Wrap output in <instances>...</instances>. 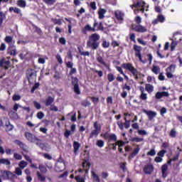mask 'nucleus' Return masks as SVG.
I'll list each match as a JSON object with an SVG mask.
<instances>
[{"instance_id":"nucleus-1","label":"nucleus","mask_w":182,"mask_h":182,"mask_svg":"<svg viewBox=\"0 0 182 182\" xmlns=\"http://www.w3.org/2000/svg\"><path fill=\"white\" fill-rule=\"evenodd\" d=\"M131 9L134 10V14L135 15H137L139 12H142V14L144 12V11H149V5L146 4V2L143 1H139L136 3H134L133 4H131L130 6Z\"/></svg>"},{"instance_id":"nucleus-2","label":"nucleus","mask_w":182,"mask_h":182,"mask_svg":"<svg viewBox=\"0 0 182 182\" xmlns=\"http://www.w3.org/2000/svg\"><path fill=\"white\" fill-rule=\"evenodd\" d=\"M99 39H100V36H99L97 33H93L90 36L87 42V48H90L94 50L97 49L99 48V43H97V41H99Z\"/></svg>"},{"instance_id":"nucleus-3","label":"nucleus","mask_w":182,"mask_h":182,"mask_svg":"<svg viewBox=\"0 0 182 182\" xmlns=\"http://www.w3.org/2000/svg\"><path fill=\"white\" fill-rule=\"evenodd\" d=\"M122 68L127 69V70H129L132 75H133L134 79H139V71H137V69L133 67V64L123 63Z\"/></svg>"},{"instance_id":"nucleus-4","label":"nucleus","mask_w":182,"mask_h":182,"mask_svg":"<svg viewBox=\"0 0 182 182\" xmlns=\"http://www.w3.org/2000/svg\"><path fill=\"white\" fill-rule=\"evenodd\" d=\"M102 131V127L97 122L94 123V129L91 131L90 134V139H93V137H97L99 134Z\"/></svg>"},{"instance_id":"nucleus-5","label":"nucleus","mask_w":182,"mask_h":182,"mask_svg":"<svg viewBox=\"0 0 182 182\" xmlns=\"http://www.w3.org/2000/svg\"><path fill=\"white\" fill-rule=\"evenodd\" d=\"M25 137H26V140H28L31 143H36V144L37 146H39L41 144L38 138H36V136H35V135L32 134L30 132H26Z\"/></svg>"},{"instance_id":"nucleus-6","label":"nucleus","mask_w":182,"mask_h":182,"mask_svg":"<svg viewBox=\"0 0 182 182\" xmlns=\"http://www.w3.org/2000/svg\"><path fill=\"white\" fill-rule=\"evenodd\" d=\"M174 72H176V65L171 64L166 69V75L168 79H173V77H174V75H173Z\"/></svg>"},{"instance_id":"nucleus-7","label":"nucleus","mask_w":182,"mask_h":182,"mask_svg":"<svg viewBox=\"0 0 182 182\" xmlns=\"http://www.w3.org/2000/svg\"><path fill=\"white\" fill-rule=\"evenodd\" d=\"M141 46L137 45L134 46V50H135V56L139 59L141 63H146V61H144L141 58Z\"/></svg>"},{"instance_id":"nucleus-8","label":"nucleus","mask_w":182,"mask_h":182,"mask_svg":"<svg viewBox=\"0 0 182 182\" xmlns=\"http://www.w3.org/2000/svg\"><path fill=\"white\" fill-rule=\"evenodd\" d=\"M115 18H117L118 22L119 23H123V21H124V13L120 10H117L114 12Z\"/></svg>"},{"instance_id":"nucleus-9","label":"nucleus","mask_w":182,"mask_h":182,"mask_svg":"<svg viewBox=\"0 0 182 182\" xmlns=\"http://www.w3.org/2000/svg\"><path fill=\"white\" fill-rule=\"evenodd\" d=\"M1 173L4 180H12V178L15 177V174L12 173V172L9 171H1Z\"/></svg>"},{"instance_id":"nucleus-10","label":"nucleus","mask_w":182,"mask_h":182,"mask_svg":"<svg viewBox=\"0 0 182 182\" xmlns=\"http://www.w3.org/2000/svg\"><path fill=\"white\" fill-rule=\"evenodd\" d=\"M77 78L73 77L72 84L74 86V92L76 95H80V89H79V84H77Z\"/></svg>"},{"instance_id":"nucleus-11","label":"nucleus","mask_w":182,"mask_h":182,"mask_svg":"<svg viewBox=\"0 0 182 182\" xmlns=\"http://www.w3.org/2000/svg\"><path fill=\"white\" fill-rule=\"evenodd\" d=\"M97 25V23H94V28H92L91 25H86L83 28H82V33H87V32H95L96 30L95 28H96V26Z\"/></svg>"},{"instance_id":"nucleus-12","label":"nucleus","mask_w":182,"mask_h":182,"mask_svg":"<svg viewBox=\"0 0 182 182\" xmlns=\"http://www.w3.org/2000/svg\"><path fill=\"white\" fill-rule=\"evenodd\" d=\"M19 58L22 60L29 59V58H31V53H29V51H28L26 48H23L22 52L19 55Z\"/></svg>"},{"instance_id":"nucleus-13","label":"nucleus","mask_w":182,"mask_h":182,"mask_svg":"<svg viewBox=\"0 0 182 182\" xmlns=\"http://www.w3.org/2000/svg\"><path fill=\"white\" fill-rule=\"evenodd\" d=\"M7 52L9 55H11V56H15L18 55V51L16 50V47L14 45H10L9 46V48L7 50Z\"/></svg>"},{"instance_id":"nucleus-14","label":"nucleus","mask_w":182,"mask_h":182,"mask_svg":"<svg viewBox=\"0 0 182 182\" xmlns=\"http://www.w3.org/2000/svg\"><path fill=\"white\" fill-rule=\"evenodd\" d=\"M143 112L148 116L149 120H153V119L157 116V112L154 111H147L146 109H144Z\"/></svg>"},{"instance_id":"nucleus-15","label":"nucleus","mask_w":182,"mask_h":182,"mask_svg":"<svg viewBox=\"0 0 182 182\" xmlns=\"http://www.w3.org/2000/svg\"><path fill=\"white\" fill-rule=\"evenodd\" d=\"M9 65H11V61H9V59L2 58V59L0 60V66H1V68H6V69H8Z\"/></svg>"},{"instance_id":"nucleus-16","label":"nucleus","mask_w":182,"mask_h":182,"mask_svg":"<svg viewBox=\"0 0 182 182\" xmlns=\"http://www.w3.org/2000/svg\"><path fill=\"white\" fill-rule=\"evenodd\" d=\"M27 77L28 80H31V79H36V71L32 69L28 70Z\"/></svg>"},{"instance_id":"nucleus-17","label":"nucleus","mask_w":182,"mask_h":182,"mask_svg":"<svg viewBox=\"0 0 182 182\" xmlns=\"http://www.w3.org/2000/svg\"><path fill=\"white\" fill-rule=\"evenodd\" d=\"M170 96V94L168 92H158L156 93L155 97L156 99H161L162 97H168Z\"/></svg>"},{"instance_id":"nucleus-18","label":"nucleus","mask_w":182,"mask_h":182,"mask_svg":"<svg viewBox=\"0 0 182 182\" xmlns=\"http://www.w3.org/2000/svg\"><path fill=\"white\" fill-rule=\"evenodd\" d=\"M154 170V167L151 164L146 165L144 168V171L146 174H151Z\"/></svg>"},{"instance_id":"nucleus-19","label":"nucleus","mask_w":182,"mask_h":182,"mask_svg":"<svg viewBox=\"0 0 182 182\" xmlns=\"http://www.w3.org/2000/svg\"><path fill=\"white\" fill-rule=\"evenodd\" d=\"M82 168L84 171H85V176H87L89 173V168H90V162L87 161H85L82 163Z\"/></svg>"},{"instance_id":"nucleus-20","label":"nucleus","mask_w":182,"mask_h":182,"mask_svg":"<svg viewBox=\"0 0 182 182\" xmlns=\"http://www.w3.org/2000/svg\"><path fill=\"white\" fill-rule=\"evenodd\" d=\"M91 176L94 181L100 182V178L97 175V171L96 169L91 170Z\"/></svg>"},{"instance_id":"nucleus-21","label":"nucleus","mask_w":182,"mask_h":182,"mask_svg":"<svg viewBox=\"0 0 182 182\" xmlns=\"http://www.w3.org/2000/svg\"><path fill=\"white\" fill-rule=\"evenodd\" d=\"M16 144H18L21 149L23 150V151H26V153H28L29 151V149L26 145H25L23 143L21 142V141L16 140L15 141Z\"/></svg>"},{"instance_id":"nucleus-22","label":"nucleus","mask_w":182,"mask_h":182,"mask_svg":"<svg viewBox=\"0 0 182 182\" xmlns=\"http://www.w3.org/2000/svg\"><path fill=\"white\" fill-rule=\"evenodd\" d=\"M9 116L13 120H18V119H19V116L15 111H12V110L9 111Z\"/></svg>"},{"instance_id":"nucleus-23","label":"nucleus","mask_w":182,"mask_h":182,"mask_svg":"<svg viewBox=\"0 0 182 182\" xmlns=\"http://www.w3.org/2000/svg\"><path fill=\"white\" fill-rule=\"evenodd\" d=\"M134 31H136V32H147V29L146 28V27L141 26V25H137L134 28Z\"/></svg>"},{"instance_id":"nucleus-24","label":"nucleus","mask_w":182,"mask_h":182,"mask_svg":"<svg viewBox=\"0 0 182 182\" xmlns=\"http://www.w3.org/2000/svg\"><path fill=\"white\" fill-rule=\"evenodd\" d=\"M168 169V166L167 164H164L161 167L162 170V177L164 178H166L167 177V174L166 173L167 172V170Z\"/></svg>"},{"instance_id":"nucleus-25","label":"nucleus","mask_w":182,"mask_h":182,"mask_svg":"<svg viewBox=\"0 0 182 182\" xmlns=\"http://www.w3.org/2000/svg\"><path fill=\"white\" fill-rule=\"evenodd\" d=\"M73 148L75 154H77V151H79V149H80V144L75 141L73 142Z\"/></svg>"},{"instance_id":"nucleus-26","label":"nucleus","mask_w":182,"mask_h":182,"mask_svg":"<svg viewBox=\"0 0 182 182\" xmlns=\"http://www.w3.org/2000/svg\"><path fill=\"white\" fill-rule=\"evenodd\" d=\"M17 6H19V8H23V9L26 8V1L18 0L17 1Z\"/></svg>"},{"instance_id":"nucleus-27","label":"nucleus","mask_w":182,"mask_h":182,"mask_svg":"<svg viewBox=\"0 0 182 182\" xmlns=\"http://www.w3.org/2000/svg\"><path fill=\"white\" fill-rule=\"evenodd\" d=\"M145 90H146L148 93H152V92L154 90V87L150 84H146L145 85Z\"/></svg>"},{"instance_id":"nucleus-28","label":"nucleus","mask_w":182,"mask_h":182,"mask_svg":"<svg viewBox=\"0 0 182 182\" xmlns=\"http://www.w3.org/2000/svg\"><path fill=\"white\" fill-rule=\"evenodd\" d=\"M53 102H55V99L52 97H48L46 100V106H50V105H52Z\"/></svg>"},{"instance_id":"nucleus-29","label":"nucleus","mask_w":182,"mask_h":182,"mask_svg":"<svg viewBox=\"0 0 182 182\" xmlns=\"http://www.w3.org/2000/svg\"><path fill=\"white\" fill-rule=\"evenodd\" d=\"M113 146V150H116V146H118L119 147H123L124 146V142L122 141H118L116 143L112 144Z\"/></svg>"},{"instance_id":"nucleus-30","label":"nucleus","mask_w":182,"mask_h":182,"mask_svg":"<svg viewBox=\"0 0 182 182\" xmlns=\"http://www.w3.org/2000/svg\"><path fill=\"white\" fill-rule=\"evenodd\" d=\"M0 164H4L5 166H10L11 161L8 159H0Z\"/></svg>"},{"instance_id":"nucleus-31","label":"nucleus","mask_w":182,"mask_h":182,"mask_svg":"<svg viewBox=\"0 0 182 182\" xmlns=\"http://www.w3.org/2000/svg\"><path fill=\"white\" fill-rule=\"evenodd\" d=\"M105 14H106V10L103 9H100L98 11V15H99L100 19H103V18H105Z\"/></svg>"},{"instance_id":"nucleus-32","label":"nucleus","mask_w":182,"mask_h":182,"mask_svg":"<svg viewBox=\"0 0 182 182\" xmlns=\"http://www.w3.org/2000/svg\"><path fill=\"white\" fill-rule=\"evenodd\" d=\"M151 70L155 75H159L160 73V67L157 65H153Z\"/></svg>"},{"instance_id":"nucleus-33","label":"nucleus","mask_w":182,"mask_h":182,"mask_svg":"<svg viewBox=\"0 0 182 182\" xmlns=\"http://www.w3.org/2000/svg\"><path fill=\"white\" fill-rule=\"evenodd\" d=\"M97 62H99V63L103 65V66H105V68H107V64L106 63V62H105V60H103V58H102V56H98L97 58Z\"/></svg>"},{"instance_id":"nucleus-34","label":"nucleus","mask_w":182,"mask_h":182,"mask_svg":"<svg viewBox=\"0 0 182 182\" xmlns=\"http://www.w3.org/2000/svg\"><path fill=\"white\" fill-rule=\"evenodd\" d=\"M5 19H6V14L3 11H1L0 12V25H2Z\"/></svg>"},{"instance_id":"nucleus-35","label":"nucleus","mask_w":182,"mask_h":182,"mask_svg":"<svg viewBox=\"0 0 182 182\" xmlns=\"http://www.w3.org/2000/svg\"><path fill=\"white\" fill-rule=\"evenodd\" d=\"M9 12H14V14H21V11L18 7H10Z\"/></svg>"},{"instance_id":"nucleus-36","label":"nucleus","mask_w":182,"mask_h":182,"mask_svg":"<svg viewBox=\"0 0 182 182\" xmlns=\"http://www.w3.org/2000/svg\"><path fill=\"white\" fill-rule=\"evenodd\" d=\"M13 39H14V38H12V36H6L4 41H5V42H6V43H8L9 45V46H11V45H12Z\"/></svg>"},{"instance_id":"nucleus-37","label":"nucleus","mask_w":182,"mask_h":182,"mask_svg":"<svg viewBox=\"0 0 182 182\" xmlns=\"http://www.w3.org/2000/svg\"><path fill=\"white\" fill-rule=\"evenodd\" d=\"M170 137H172L173 139L177 137V131L176 129H172L169 133Z\"/></svg>"},{"instance_id":"nucleus-38","label":"nucleus","mask_w":182,"mask_h":182,"mask_svg":"<svg viewBox=\"0 0 182 182\" xmlns=\"http://www.w3.org/2000/svg\"><path fill=\"white\" fill-rule=\"evenodd\" d=\"M143 138H140L139 136L131 138V141H134L135 143H141V141H143Z\"/></svg>"},{"instance_id":"nucleus-39","label":"nucleus","mask_w":182,"mask_h":182,"mask_svg":"<svg viewBox=\"0 0 182 182\" xmlns=\"http://www.w3.org/2000/svg\"><path fill=\"white\" fill-rule=\"evenodd\" d=\"M18 166H19L18 168H21V170H23V168H25V167L28 166V162L25 161H20Z\"/></svg>"},{"instance_id":"nucleus-40","label":"nucleus","mask_w":182,"mask_h":182,"mask_svg":"<svg viewBox=\"0 0 182 182\" xmlns=\"http://www.w3.org/2000/svg\"><path fill=\"white\" fill-rule=\"evenodd\" d=\"M139 151H140V146H138L136 148L134 149L132 154V157L137 156V154H139Z\"/></svg>"},{"instance_id":"nucleus-41","label":"nucleus","mask_w":182,"mask_h":182,"mask_svg":"<svg viewBox=\"0 0 182 182\" xmlns=\"http://www.w3.org/2000/svg\"><path fill=\"white\" fill-rule=\"evenodd\" d=\"M110 141H117V136L114 134H109V139Z\"/></svg>"},{"instance_id":"nucleus-42","label":"nucleus","mask_w":182,"mask_h":182,"mask_svg":"<svg viewBox=\"0 0 182 182\" xmlns=\"http://www.w3.org/2000/svg\"><path fill=\"white\" fill-rule=\"evenodd\" d=\"M96 145L97 146V147L102 148L105 146V141L102 139H98L97 140Z\"/></svg>"},{"instance_id":"nucleus-43","label":"nucleus","mask_w":182,"mask_h":182,"mask_svg":"<svg viewBox=\"0 0 182 182\" xmlns=\"http://www.w3.org/2000/svg\"><path fill=\"white\" fill-rule=\"evenodd\" d=\"M177 45H178V42H177L176 41H172V43L171 44V50H174V49H176V46H177Z\"/></svg>"},{"instance_id":"nucleus-44","label":"nucleus","mask_w":182,"mask_h":182,"mask_svg":"<svg viewBox=\"0 0 182 182\" xmlns=\"http://www.w3.org/2000/svg\"><path fill=\"white\" fill-rule=\"evenodd\" d=\"M2 124L4 126L8 127L9 124H11V122H9V119L8 118H4L2 120Z\"/></svg>"},{"instance_id":"nucleus-45","label":"nucleus","mask_w":182,"mask_h":182,"mask_svg":"<svg viewBox=\"0 0 182 182\" xmlns=\"http://www.w3.org/2000/svg\"><path fill=\"white\" fill-rule=\"evenodd\" d=\"M101 137H103L104 139H105V140H109V137H110V133L109 132H105L104 134H101Z\"/></svg>"},{"instance_id":"nucleus-46","label":"nucleus","mask_w":182,"mask_h":182,"mask_svg":"<svg viewBox=\"0 0 182 182\" xmlns=\"http://www.w3.org/2000/svg\"><path fill=\"white\" fill-rule=\"evenodd\" d=\"M33 105H34V107H36V109H37L38 110H41V109H42V105H41V103H39L36 101H34Z\"/></svg>"},{"instance_id":"nucleus-47","label":"nucleus","mask_w":182,"mask_h":182,"mask_svg":"<svg viewBox=\"0 0 182 182\" xmlns=\"http://www.w3.org/2000/svg\"><path fill=\"white\" fill-rule=\"evenodd\" d=\"M15 174H16V176H22V168L19 167L16 168Z\"/></svg>"},{"instance_id":"nucleus-48","label":"nucleus","mask_w":182,"mask_h":182,"mask_svg":"<svg viewBox=\"0 0 182 182\" xmlns=\"http://www.w3.org/2000/svg\"><path fill=\"white\" fill-rule=\"evenodd\" d=\"M134 21L136 22V23H137L138 25H140V23H141V17H140V16H136L134 18Z\"/></svg>"},{"instance_id":"nucleus-49","label":"nucleus","mask_w":182,"mask_h":182,"mask_svg":"<svg viewBox=\"0 0 182 182\" xmlns=\"http://www.w3.org/2000/svg\"><path fill=\"white\" fill-rule=\"evenodd\" d=\"M46 59L43 57H40L38 58V63L41 64V65H44V63H46Z\"/></svg>"},{"instance_id":"nucleus-50","label":"nucleus","mask_w":182,"mask_h":182,"mask_svg":"<svg viewBox=\"0 0 182 182\" xmlns=\"http://www.w3.org/2000/svg\"><path fill=\"white\" fill-rule=\"evenodd\" d=\"M138 134H139V136H146L147 135V132L144 129H139Z\"/></svg>"},{"instance_id":"nucleus-51","label":"nucleus","mask_w":182,"mask_h":182,"mask_svg":"<svg viewBox=\"0 0 182 182\" xmlns=\"http://www.w3.org/2000/svg\"><path fill=\"white\" fill-rule=\"evenodd\" d=\"M125 122L124 124V126L125 129H129L130 127V120H127V118H124Z\"/></svg>"},{"instance_id":"nucleus-52","label":"nucleus","mask_w":182,"mask_h":182,"mask_svg":"<svg viewBox=\"0 0 182 182\" xmlns=\"http://www.w3.org/2000/svg\"><path fill=\"white\" fill-rule=\"evenodd\" d=\"M158 21H159V22H161V23H163V22H164V21H166V18H164V16L160 14L157 17Z\"/></svg>"},{"instance_id":"nucleus-53","label":"nucleus","mask_w":182,"mask_h":182,"mask_svg":"<svg viewBox=\"0 0 182 182\" xmlns=\"http://www.w3.org/2000/svg\"><path fill=\"white\" fill-rule=\"evenodd\" d=\"M55 58H56L58 63H60V65H62V63H63V60H62V57L60 55V54H57L55 55Z\"/></svg>"},{"instance_id":"nucleus-54","label":"nucleus","mask_w":182,"mask_h":182,"mask_svg":"<svg viewBox=\"0 0 182 182\" xmlns=\"http://www.w3.org/2000/svg\"><path fill=\"white\" fill-rule=\"evenodd\" d=\"M107 79L109 82H113L114 80V75L109 73L107 75Z\"/></svg>"},{"instance_id":"nucleus-55","label":"nucleus","mask_w":182,"mask_h":182,"mask_svg":"<svg viewBox=\"0 0 182 182\" xmlns=\"http://www.w3.org/2000/svg\"><path fill=\"white\" fill-rule=\"evenodd\" d=\"M21 95H16V94L14 95L13 97H12V99L14 102H16L18 100H21Z\"/></svg>"},{"instance_id":"nucleus-56","label":"nucleus","mask_w":182,"mask_h":182,"mask_svg":"<svg viewBox=\"0 0 182 182\" xmlns=\"http://www.w3.org/2000/svg\"><path fill=\"white\" fill-rule=\"evenodd\" d=\"M47 5H53L56 2L55 0H43Z\"/></svg>"},{"instance_id":"nucleus-57","label":"nucleus","mask_w":182,"mask_h":182,"mask_svg":"<svg viewBox=\"0 0 182 182\" xmlns=\"http://www.w3.org/2000/svg\"><path fill=\"white\" fill-rule=\"evenodd\" d=\"M14 157L16 159V160H22V155L18 153H14Z\"/></svg>"},{"instance_id":"nucleus-58","label":"nucleus","mask_w":182,"mask_h":182,"mask_svg":"<svg viewBox=\"0 0 182 182\" xmlns=\"http://www.w3.org/2000/svg\"><path fill=\"white\" fill-rule=\"evenodd\" d=\"M75 180L77 182H85V178L81 177L80 176H77L75 177Z\"/></svg>"},{"instance_id":"nucleus-59","label":"nucleus","mask_w":182,"mask_h":182,"mask_svg":"<svg viewBox=\"0 0 182 182\" xmlns=\"http://www.w3.org/2000/svg\"><path fill=\"white\" fill-rule=\"evenodd\" d=\"M139 97L141 100H147V94L142 92V93H141V95Z\"/></svg>"},{"instance_id":"nucleus-60","label":"nucleus","mask_w":182,"mask_h":182,"mask_svg":"<svg viewBox=\"0 0 182 182\" xmlns=\"http://www.w3.org/2000/svg\"><path fill=\"white\" fill-rule=\"evenodd\" d=\"M166 153H167V151H166L165 150H161L158 153V156L163 159Z\"/></svg>"},{"instance_id":"nucleus-61","label":"nucleus","mask_w":182,"mask_h":182,"mask_svg":"<svg viewBox=\"0 0 182 182\" xmlns=\"http://www.w3.org/2000/svg\"><path fill=\"white\" fill-rule=\"evenodd\" d=\"M37 117L41 120V119H43V117H45V114H43V112H39L37 114Z\"/></svg>"},{"instance_id":"nucleus-62","label":"nucleus","mask_w":182,"mask_h":182,"mask_svg":"<svg viewBox=\"0 0 182 182\" xmlns=\"http://www.w3.org/2000/svg\"><path fill=\"white\" fill-rule=\"evenodd\" d=\"M154 161H156V163H161V161H163V158H161V156H156L154 159Z\"/></svg>"},{"instance_id":"nucleus-63","label":"nucleus","mask_w":182,"mask_h":182,"mask_svg":"<svg viewBox=\"0 0 182 182\" xmlns=\"http://www.w3.org/2000/svg\"><path fill=\"white\" fill-rule=\"evenodd\" d=\"M146 154L147 156H156V150L151 149Z\"/></svg>"},{"instance_id":"nucleus-64","label":"nucleus","mask_w":182,"mask_h":182,"mask_svg":"<svg viewBox=\"0 0 182 182\" xmlns=\"http://www.w3.org/2000/svg\"><path fill=\"white\" fill-rule=\"evenodd\" d=\"M22 106L19 104H15L14 107H13V109L14 110V112H18V109L19 108H21Z\"/></svg>"}]
</instances>
